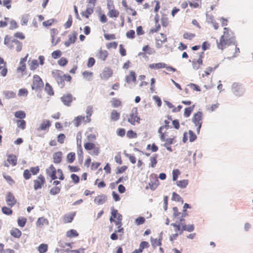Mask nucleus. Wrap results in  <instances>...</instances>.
Here are the masks:
<instances>
[{"mask_svg": "<svg viewBox=\"0 0 253 253\" xmlns=\"http://www.w3.org/2000/svg\"><path fill=\"white\" fill-rule=\"evenodd\" d=\"M120 114L116 110H113L111 114V119L112 121H116L119 119Z\"/></svg>", "mask_w": 253, "mask_h": 253, "instance_id": "obj_28", "label": "nucleus"}, {"mask_svg": "<svg viewBox=\"0 0 253 253\" xmlns=\"http://www.w3.org/2000/svg\"><path fill=\"white\" fill-rule=\"evenodd\" d=\"M202 116L203 113L200 111L194 115L192 118V122L194 124L195 126L202 125Z\"/></svg>", "mask_w": 253, "mask_h": 253, "instance_id": "obj_9", "label": "nucleus"}, {"mask_svg": "<svg viewBox=\"0 0 253 253\" xmlns=\"http://www.w3.org/2000/svg\"><path fill=\"white\" fill-rule=\"evenodd\" d=\"M135 32L134 31L131 30L126 33V36L129 39H133L134 38Z\"/></svg>", "mask_w": 253, "mask_h": 253, "instance_id": "obj_60", "label": "nucleus"}, {"mask_svg": "<svg viewBox=\"0 0 253 253\" xmlns=\"http://www.w3.org/2000/svg\"><path fill=\"white\" fill-rule=\"evenodd\" d=\"M126 136L128 138H132L136 136V134L133 130H129L127 132Z\"/></svg>", "mask_w": 253, "mask_h": 253, "instance_id": "obj_57", "label": "nucleus"}, {"mask_svg": "<svg viewBox=\"0 0 253 253\" xmlns=\"http://www.w3.org/2000/svg\"><path fill=\"white\" fill-rule=\"evenodd\" d=\"M85 119V117L84 116H79L77 117H76L74 120V125L75 126L78 127L79 126L81 122L83 121H84Z\"/></svg>", "mask_w": 253, "mask_h": 253, "instance_id": "obj_22", "label": "nucleus"}, {"mask_svg": "<svg viewBox=\"0 0 253 253\" xmlns=\"http://www.w3.org/2000/svg\"><path fill=\"white\" fill-rule=\"evenodd\" d=\"M174 140V138H169L166 139L165 140V143L164 144V146H169L170 145L173 144Z\"/></svg>", "mask_w": 253, "mask_h": 253, "instance_id": "obj_55", "label": "nucleus"}, {"mask_svg": "<svg viewBox=\"0 0 253 253\" xmlns=\"http://www.w3.org/2000/svg\"><path fill=\"white\" fill-rule=\"evenodd\" d=\"M112 70L108 67H105L100 74V77L102 79L107 80L112 76Z\"/></svg>", "mask_w": 253, "mask_h": 253, "instance_id": "obj_7", "label": "nucleus"}, {"mask_svg": "<svg viewBox=\"0 0 253 253\" xmlns=\"http://www.w3.org/2000/svg\"><path fill=\"white\" fill-rule=\"evenodd\" d=\"M11 0H0V4L6 6L7 9L11 7Z\"/></svg>", "mask_w": 253, "mask_h": 253, "instance_id": "obj_42", "label": "nucleus"}, {"mask_svg": "<svg viewBox=\"0 0 253 253\" xmlns=\"http://www.w3.org/2000/svg\"><path fill=\"white\" fill-rule=\"evenodd\" d=\"M62 155L61 152H57L53 154V159L54 163L59 164L61 162Z\"/></svg>", "mask_w": 253, "mask_h": 253, "instance_id": "obj_16", "label": "nucleus"}, {"mask_svg": "<svg viewBox=\"0 0 253 253\" xmlns=\"http://www.w3.org/2000/svg\"><path fill=\"white\" fill-rule=\"evenodd\" d=\"M78 235V232L74 229H71L66 233L67 237L69 238L77 237Z\"/></svg>", "mask_w": 253, "mask_h": 253, "instance_id": "obj_29", "label": "nucleus"}, {"mask_svg": "<svg viewBox=\"0 0 253 253\" xmlns=\"http://www.w3.org/2000/svg\"><path fill=\"white\" fill-rule=\"evenodd\" d=\"M75 215V213H72L68 214H66L64 217V221L65 223H70L73 220L74 217Z\"/></svg>", "mask_w": 253, "mask_h": 253, "instance_id": "obj_24", "label": "nucleus"}, {"mask_svg": "<svg viewBox=\"0 0 253 253\" xmlns=\"http://www.w3.org/2000/svg\"><path fill=\"white\" fill-rule=\"evenodd\" d=\"M17 125L18 127L22 129H24L26 127V122L23 120H18L16 121Z\"/></svg>", "mask_w": 253, "mask_h": 253, "instance_id": "obj_37", "label": "nucleus"}, {"mask_svg": "<svg viewBox=\"0 0 253 253\" xmlns=\"http://www.w3.org/2000/svg\"><path fill=\"white\" fill-rule=\"evenodd\" d=\"M72 98L73 96L71 94H67L62 96L61 100L65 105L69 106L72 101Z\"/></svg>", "mask_w": 253, "mask_h": 253, "instance_id": "obj_11", "label": "nucleus"}, {"mask_svg": "<svg viewBox=\"0 0 253 253\" xmlns=\"http://www.w3.org/2000/svg\"><path fill=\"white\" fill-rule=\"evenodd\" d=\"M77 153L79 157V160H81V162H82L83 159V149L81 146V140L80 139V143L79 146H78Z\"/></svg>", "mask_w": 253, "mask_h": 253, "instance_id": "obj_30", "label": "nucleus"}, {"mask_svg": "<svg viewBox=\"0 0 253 253\" xmlns=\"http://www.w3.org/2000/svg\"><path fill=\"white\" fill-rule=\"evenodd\" d=\"M137 109L136 108H133L128 118V122L131 125H134L135 122H137L138 124L140 123V119L137 116Z\"/></svg>", "mask_w": 253, "mask_h": 253, "instance_id": "obj_4", "label": "nucleus"}, {"mask_svg": "<svg viewBox=\"0 0 253 253\" xmlns=\"http://www.w3.org/2000/svg\"><path fill=\"white\" fill-rule=\"evenodd\" d=\"M95 59L93 57L89 58L88 60V62L87 63V66L88 67H92L95 64Z\"/></svg>", "mask_w": 253, "mask_h": 253, "instance_id": "obj_61", "label": "nucleus"}, {"mask_svg": "<svg viewBox=\"0 0 253 253\" xmlns=\"http://www.w3.org/2000/svg\"><path fill=\"white\" fill-rule=\"evenodd\" d=\"M107 200L106 195L102 194L96 197L94 199V203L97 205H102L104 204Z\"/></svg>", "mask_w": 253, "mask_h": 253, "instance_id": "obj_12", "label": "nucleus"}, {"mask_svg": "<svg viewBox=\"0 0 253 253\" xmlns=\"http://www.w3.org/2000/svg\"><path fill=\"white\" fill-rule=\"evenodd\" d=\"M54 21L55 20L54 19H49L47 21H44L42 23V25L44 27L49 26L52 24Z\"/></svg>", "mask_w": 253, "mask_h": 253, "instance_id": "obj_59", "label": "nucleus"}, {"mask_svg": "<svg viewBox=\"0 0 253 253\" xmlns=\"http://www.w3.org/2000/svg\"><path fill=\"white\" fill-rule=\"evenodd\" d=\"M232 90L234 94L236 96H240L242 95L244 92V89L241 85L236 83L233 84Z\"/></svg>", "mask_w": 253, "mask_h": 253, "instance_id": "obj_6", "label": "nucleus"}, {"mask_svg": "<svg viewBox=\"0 0 253 253\" xmlns=\"http://www.w3.org/2000/svg\"><path fill=\"white\" fill-rule=\"evenodd\" d=\"M162 233H161L160 235V237L159 238V240H157V239H155L151 240V243L152 246L155 248L157 246H161L162 245L161 243V240H162Z\"/></svg>", "mask_w": 253, "mask_h": 253, "instance_id": "obj_25", "label": "nucleus"}, {"mask_svg": "<svg viewBox=\"0 0 253 253\" xmlns=\"http://www.w3.org/2000/svg\"><path fill=\"white\" fill-rule=\"evenodd\" d=\"M136 74L134 71H130L129 75L126 76L125 78V81L127 84H130L131 82H135Z\"/></svg>", "mask_w": 253, "mask_h": 253, "instance_id": "obj_15", "label": "nucleus"}, {"mask_svg": "<svg viewBox=\"0 0 253 253\" xmlns=\"http://www.w3.org/2000/svg\"><path fill=\"white\" fill-rule=\"evenodd\" d=\"M119 14L118 10L115 9L110 10L108 14L110 17H117Z\"/></svg>", "mask_w": 253, "mask_h": 253, "instance_id": "obj_40", "label": "nucleus"}, {"mask_svg": "<svg viewBox=\"0 0 253 253\" xmlns=\"http://www.w3.org/2000/svg\"><path fill=\"white\" fill-rule=\"evenodd\" d=\"M10 234L15 238H19L21 235V232L17 228H14L11 230Z\"/></svg>", "mask_w": 253, "mask_h": 253, "instance_id": "obj_27", "label": "nucleus"}, {"mask_svg": "<svg viewBox=\"0 0 253 253\" xmlns=\"http://www.w3.org/2000/svg\"><path fill=\"white\" fill-rule=\"evenodd\" d=\"M45 90L50 95H52L54 94L52 87L48 83L45 84Z\"/></svg>", "mask_w": 253, "mask_h": 253, "instance_id": "obj_44", "label": "nucleus"}, {"mask_svg": "<svg viewBox=\"0 0 253 253\" xmlns=\"http://www.w3.org/2000/svg\"><path fill=\"white\" fill-rule=\"evenodd\" d=\"M166 67V64L164 63H154L149 65V67L153 69L164 68Z\"/></svg>", "mask_w": 253, "mask_h": 253, "instance_id": "obj_20", "label": "nucleus"}, {"mask_svg": "<svg viewBox=\"0 0 253 253\" xmlns=\"http://www.w3.org/2000/svg\"><path fill=\"white\" fill-rule=\"evenodd\" d=\"M39 66V63L37 60H33L32 61L30 65V68L31 70H34L37 68Z\"/></svg>", "mask_w": 253, "mask_h": 253, "instance_id": "obj_45", "label": "nucleus"}, {"mask_svg": "<svg viewBox=\"0 0 253 253\" xmlns=\"http://www.w3.org/2000/svg\"><path fill=\"white\" fill-rule=\"evenodd\" d=\"M179 174L180 171L178 169H173L172 171V180L173 181L176 180Z\"/></svg>", "mask_w": 253, "mask_h": 253, "instance_id": "obj_51", "label": "nucleus"}, {"mask_svg": "<svg viewBox=\"0 0 253 253\" xmlns=\"http://www.w3.org/2000/svg\"><path fill=\"white\" fill-rule=\"evenodd\" d=\"M46 173L51 177L52 180H54L57 178L56 175V170L53 165H51L48 169H46Z\"/></svg>", "mask_w": 253, "mask_h": 253, "instance_id": "obj_10", "label": "nucleus"}, {"mask_svg": "<svg viewBox=\"0 0 253 253\" xmlns=\"http://www.w3.org/2000/svg\"><path fill=\"white\" fill-rule=\"evenodd\" d=\"M3 95L7 99L15 97L16 94L12 91L5 90L3 92Z\"/></svg>", "mask_w": 253, "mask_h": 253, "instance_id": "obj_21", "label": "nucleus"}, {"mask_svg": "<svg viewBox=\"0 0 253 253\" xmlns=\"http://www.w3.org/2000/svg\"><path fill=\"white\" fill-rule=\"evenodd\" d=\"M43 86V83L41 78L38 75H34L33 78V83L32 85L33 90L38 91L41 89Z\"/></svg>", "mask_w": 253, "mask_h": 253, "instance_id": "obj_3", "label": "nucleus"}, {"mask_svg": "<svg viewBox=\"0 0 253 253\" xmlns=\"http://www.w3.org/2000/svg\"><path fill=\"white\" fill-rule=\"evenodd\" d=\"M18 28V25L16 22L12 20L10 21L9 29L11 30L15 29Z\"/></svg>", "mask_w": 253, "mask_h": 253, "instance_id": "obj_63", "label": "nucleus"}, {"mask_svg": "<svg viewBox=\"0 0 253 253\" xmlns=\"http://www.w3.org/2000/svg\"><path fill=\"white\" fill-rule=\"evenodd\" d=\"M188 133L189 135V141L190 142H193L197 138V136L196 134L193 132V131L190 130L188 131Z\"/></svg>", "mask_w": 253, "mask_h": 253, "instance_id": "obj_48", "label": "nucleus"}, {"mask_svg": "<svg viewBox=\"0 0 253 253\" xmlns=\"http://www.w3.org/2000/svg\"><path fill=\"white\" fill-rule=\"evenodd\" d=\"M67 62V60L64 57L61 58L58 61V64L62 66L66 65Z\"/></svg>", "mask_w": 253, "mask_h": 253, "instance_id": "obj_56", "label": "nucleus"}, {"mask_svg": "<svg viewBox=\"0 0 253 253\" xmlns=\"http://www.w3.org/2000/svg\"><path fill=\"white\" fill-rule=\"evenodd\" d=\"M6 202L7 204L11 207L13 206L16 203V200L14 195L10 192H8L6 194Z\"/></svg>", "mask_w": 253, "mask_h": 253, "instance_id": "obj_8", "label": "nucleus"}, {"mask_svg": "<svg viewBox=\"0 0 253 253\" xmlns=\"http://www.w3.org/2000/svg\"><path fill=\"white\" fill-rule=\"evenodd\" d=\"M145 218L143 217H139L135 219V223L137 225H141L145 222Z\"/></svg>", "mask_w": 253, "mask_h": 253, "instance_id": "obj_62", "label": "nucleus"}, {"mask_svg": "<svg viewBox=\"0 0 253 253\" xmlns=\"http://www.w3.org/2000/svg\"><path fill=\"white\" fill-rule=\"evenodd\" d=\"M108 53L107 50L99 49L96 53V57L101 60L105 61L108 56Z\"/></svg>", "mask_w": 253, "mask_h": 253, "instance_id": "obj_13", "label": "nucleus"}, {"mask_svg": "<svg viewBox=\"0 0 253 253\" xmlns=\"http://www.w3.org/2000/svg\"><path fill=\"white\" fill-rule=\"evenodd\" d=\"M172 200L177 202H181L182 203L183 202L181 197L175 192L172 193Z\"/></svg>", "mask_w": 253, "mask_h": 253, "instance_id": "obj_43", "label": "nucleus"}, {"mask_svg": "<svg viewBox=\"0 0 253 253\" xmlns=\"http://www.w3.org/2000/svg\"><path fill=\"white\" fill-rule=\"evenodd\" d=\"M45 182V178L42 175H40L37 179L34 180V188L35 190L41 189Z\"/></svg>", "mask_w": 253, "mask_h": 253, "instance_id": "obj_5", "label": "nucleus"}, {"mask_svg": "<svg viewBox=\"0 0 253 253\" xmlns=\"http://www.w3.org/2000/svg\"><path fill=\"white\" fill-rule=\"evenodd\" d=\"M65 138V135L63 133L60 134L57 137V141L62 144L64 143Z\"/></svg>", "mask_w": 253, "mask_h": 253, "instance_id": "obj_58", "label": "nucleus"}, {"mask_svg": "<svg viewBox=\"0 0 253 253\" xmlns=\"http://www.w3.org/2000/svg\"><path fill=\"white\" fill-rule=\"evenodd\" d=\"M157 158H158L157 154H154L153 157L150 158L151 163L150 164V166L152 168L155 167V166L157 163Z\"/></svg>", "mask_w": 253, "mask_h": 253, "instance_id": "obj_32", "label": "nucleus"}, {"mask_svg": "<svg viewBox=\"0 0 253 253\" xmlns=\"http://www.w3.org/2000/svg\"><path fill=\"white\" fill-rule=\"evenodd\" d=\"M29 15L28 14H24L22 16L21 19V24L22 25H26L29 19Z\"/></svg>", "mask_w": 253, "mask_h": 253, "instance_id": "obj_38", "label": "nucleus"}, {"mask_svg": "<svg viewBox=\"0 0 253 253\" xmlns=\"http://www.w3.org/2000/svg\"><path fill=\"white\" fill-rule=\"evenodd\" d=\"M47 245L45 244H41L38 248L39 253H44L47 251Z\"/></svg>", "mask_w": 253, "mask_h": 253, "instance_id": "obj_36", "label": "nucleus"}, {"mask_svg": "<svg viewBox=\"0 0 253 253\" xmlns=\"http://www.w3.org/2000/svg\"><path fill=\"white\" fill-rule=\"evenodd\" d=\"M194 37L195 34L189 33H185L183 35V38L186 39L192 40Z\"/></svg>", "mask_w": 253, "mask_h": 253, "instance_id": "obj_64", "label": "nucleus"}, {"mask_svg": "<svg viewBox=\"0 0 253 253\" xmlns=\"http://www.w3.org/2000/svg\"><path fill=\"white\" fill-rule=\"evenodd\" d=\"M111 102L112 106L114 107H118L121 105V101L115 98H112Z\"/></svg>", "mask_w": 253, "mask_h": 253, "instance_id": "obj_46", "label": "nucleus"}, {"mask_svg": "<svg viewBox=\"0 0 253 253\" xmlns=\"http://www.w3.org/2000/svg\"><path fill=\"white\" fill-rule=\"evenodd\" d=\"M7 161L12 166H15L17 164V158L15 155L10 154L7 156Z\"/></svg>", "mask_w": 253, "mask_h": 253, "instance_id": "obj_18", "label": "nucleus"}, {"mask_svg": "<svg viewBox=\"0 0 253 253\" xmlns=\"http://www.w3.org/2000/svg\"><path fill=\"white\" fill-rule=\"evenodd\" d=\"M188 184V180L187 179H183L179 180L176 182L177 185L181 188H185L186 187Z\"/></svg>", "mask_w": 253, "mask_h": 253, "instance_id": "obj_26", "label": "nucleus"}, {"mask_svg": "<svg viewBox=\"0 0 253 253\" xmlns=\"http://www.w3.org/2000/svg\"><path fill=\"white\" fill-rule=\"evenodd\" d=\"M84 149L87 151L91 150L95 147V145L93 143L86 142L84 143Z\"/></svg>", "mask_w": 253, "mask_h": 253, "instance_id": "obj_33", "label": "nucleus"}, {"mask_svg": "<svg viewBox=\"0 0 253 253\" xmlns=\"http://www.w3.org/2000/svg\"><path fill=\"white\" fill-rule=\"evenodd\" d=\"M158 185L159 180L157 179H156L154 182L151 181L149 183V186L150 188L152 190H155L158 187Z\"/></svg>", "mask_w": 253, "mask_h": 253, "instance_id": "obj_35", "label": "nucleus"}, {"mask_svg": "<svg viewBox=\"0 0 253 253\" xmlns=\"http://www.w3.org/2000/svg\"><path fill=\"white\" fill-rule=\"evenodd\" d=\"M60 192V188L59 187H53L50 190V194L52 195H55Z\"/></svg>", "mask_w": 253, "mask_h": 253, "instance_id": "obj_41", "label": "nucleus"}, {"mask_svg": "<svg viewBox=\"0 0 253 253\" xmlns=\"http://www.w3.org/2000/svg\"><path fill=\"white\" fill-rule=\"evenodd\" d=\"M77 33L76 32H74L73 34V36L69 35V39L67 41L65 42L64 43L66 47H68L70 46L71 44L74 43L76 40L77 39Z\"/></svg>", "mask_w": 253, "mask_h": 253, "instance_id": "obj_14", "label": "nucleus"}, {"mask_svg": "<svg viewBox=\"0 0 253 253\" xmlns=\"http://www.w3.org/2000/svg\"><path fill=\"white\" fill-rule=\"evenodd\" d=\"M2 211L6 215H10L12 212V211L6 207H3L2 208Z\"/></svg>", "mask_w": 253, "mask_h": 253, "instance_id": "obj_52", "label": "nucleus"}, {"mask_svg": "<svg viewBox=\"0 0 253 253\" xmlns=\"http://www.w3.org/2000/svg\"><path fill=\"white\" fill-rule=\"evenodd\" d=\"M52 57L54 59H57L60 57L61 55V52L59 50L54 51L52 53Z\"/></svg>", "mask_w": 253, "mask_h": 253, "instance_id": "obj_50", "label": "nucleus"}, {"mask_svg": "<svg viewBox=\"0 0 253 253\" xmlns=\"http://www.w3.org/2000/svg\"><path fill=\"white\" fill-rule=\"evenodd\" d=\"M85 112L86 113V118H90L92 113V107L91 106H88V107H87Z\"/></svg>", "mask_w": 253, "mask_h": 253, "instance_id": "obj_53", "label": "nucleus"}, {"mask_svg": "<svg viewBox=\"0 0 253 253\" xmlns=\"http://www.w3.org/2000/svg\"><path fill=\"white\" fill-rule=\"evenodd\" d=\"M67 159L68 163H72L75 159V153L71 152L67 155Z\"/></svg>", "mask_w": 253, "mask_h": 253, "instance_id": "obj_39", "label": "nucleus"}, {"mask_svg": "<svg viewBox=\"0 0 253 253\" xmlns=\"http://www.w3.org/2000/svg\"><path fill=\"white\" fill-rule=\"evenodd\" d=\"M44 224H48V221L46 219H45L43 217L39 218L36 222V225L38 227H41L42 225H43Z\"/></svg>", "mask_w": 253, "mask_h": 253, "instance_id": "obj_23", "label": "nucleus"}, {"mask_svg": "<svg viewBox=\"0 0 253 253\" xmlns=\"http://www.w3.org/2000/svg\"><path fill=\"white\" fill-rule=\"evenodd\" d=\"M28 91L26 89L21 88L19 90L18 95L26 96L28 95Z\"/></svg>", "mask_w": 253, "mask_h": 253, "instance_id": "obj_54", "label": "nucleus"}, {"mask_svg": "<svg viewBox=\"0 0 253 253\" xmlns=\"http://www.w3.org/2000/svg\"><path fill=\"white\" fill-rule=\"evenodd\" d=\"M14 116L17 118L23 119L26 117V114L22 111H18L15 113Z\"/></svg>", "mask_w": 253, "mask_h": 253, "instance_id": "obj_34", "label": "nucleus"}, {"mask_svg": "<svg viewBox=\"0 0 253 253\" xmlns=\"http://www.w3.org/2000/svg\"><path fill=\"white\" fill-rule=\"evenodd\" d=\"M194 108V105L188 108H186L184 112V116L186 118L189 117L191 112L193 111Z\"/></svg>", "mask_w": 253, "mask_h": 253, "instance_id": "obj_31", "label": "nucleus"}, {"mask_svg": "<svg viewBox=\"0 0 253 253\" xmlns=\"http://www.w3.org/2000/svg\"><path fill=\"white\" fill-rule=\"evenodd\" d=\"M50 122L48 120H44L41 124L40 126L38 128V130H46L50 126Z\"/></svg>", "mask_w": 253, "mask_h": 253, "instance_id": "obj_17", "label": "nucleus"}, {"mask_svg": "<svg viewBox=\"0 0 253 253\" xmlns=\"http://www.w3.org/2000/svg\"><path fill=\"white\" fill-rule=\"evenodd\" d=\"M235 37L233 32L227 28H224L223 35L221 37L219 42H217V47L222 49L226 45L233 43L235 44Z\"/></svg>", "mask_w": 253, "mask_h": 253, "instance_id": "obj_1", "label": "nucleus"}, {"mask_svg": "<svg viewBox=\"0 0 253 253\" xmlns=\"http://www.w3.org/2000/svg\"><path fill=\"white\" fill-rule=\"evenodd\" d=\"M53 77L56 81L58 85L60 87H63L64 85V79L63 78V73L60 70H54L52 72Z\"/></svg>", "mask_w": 253, "mask_h": 253, "instance_id": "obj_2", "label": "nucleus"}, {"mask_svg": "<svg viewBox=\"0 0 253 253\" xmlns=\"http://www.w3.org/2000/svg\"><path fill=\"white\" fill-rule=\"evenodd\" d=\"M12 44L16 45L15 48L17 52H20L22 50V43L19 41L14 39L11 40Z\"/></svg>", "mask_w": 253, "mask_h": 253, "instance_id": "obj_19", "label": "nucleus"}, {"mask_svg": "<svg viewBox=\"0 0 253 253\" xmlns=\"http://www.w3.org/2000/svg\"><path fill=\"white\" fill-rule=\"evenodd\" d=\"M27 219L25 218H19L18 219V224L20 227H23L25 225Z\"/></svg>", "mask_w": 253, "mask_h": 253, "instance_id": "obj_49", "label": "nucleus"}, {"mask_svg": "<svg viewBox=\"0 0 253 253\" xmlns=\"http://www.w3.org/2000/svg\"><path fill=\"white\" fill-rule=\"evenodd\" d=\"M72 23V16L71 15H70L68 17V21L64 25L65 28V29L69 28L71 26Z\"/></svg>", "mask_w": 253, "mask_h": 253, "instance_id": "obj_47", "label": "nucleus"}]
</instances>
